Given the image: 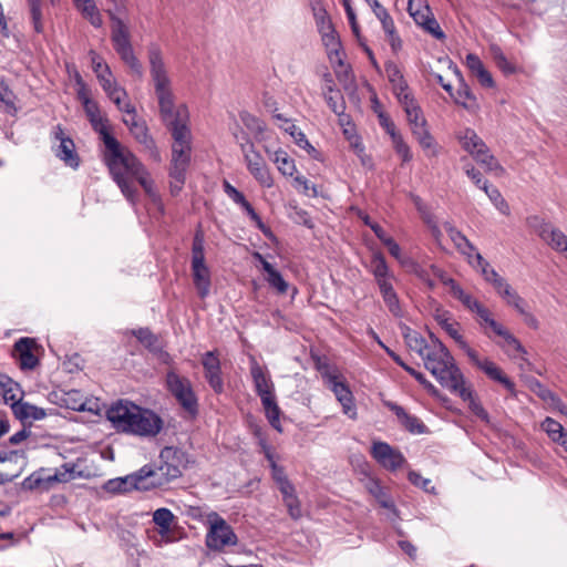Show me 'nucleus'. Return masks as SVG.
I'll return each mask as SVG.
<instances>
[{"label": "nucleus", "instance_id": "nucleus-1", "mask_svg": "<svg viewBox=\"0 0 567 567\" xmlns=\"http://www.w3.org/2000/svg\"><path fill=\"white\" fill-rule=\"evenodd\" d=\"M83 107L93 130L100 134L105 146L104 162L123 195L134 203L137 189L133 182L137 181L147 195L155 197L153 181L145 166L110 133L107 121L102 117L97 103L85 101Z\"/></svg>", "mask_w": 567, "mask_h": 567}, {"label": "nucleus", "instance_id": "nucleus-2", "mask_svg": "<svg viewBox=\"0 0 567 567\" xmlns=\"http://www.w3.org/2000/svg\"><path fill=\"white\" fill-rule=\"evenodd\" d=\"M147 59L150 74L158 101L159 114L172 132L174 138L173 146L190 147V131L187 126L188 111L185 105H175L172 80L168 75L162 50L157 44L148 47Z\"/></svg>", "mask_w": 567, "mask_h": 567}, {"label": "nucleus", "instance_id": "nucleus-3", "mask_svg": "<svg viewBox=\"0 0 567 567\" xmlns=\"http://www.w3.org/2000/svg\"><path fill=\"white\" fill-rule=\"evenodd\" d=\"M424 367L437 382L460 396H470L464 377L457 368L449 349L434 336L430 334V347L422 357Z\"/></svg>", "mask_w": 567, "mask_h": 567}, {"label": "nucleus", "instance_id": "nucleus-4", "mask_svg": "<svg viewBox=\"0 0 567 567\" xmlns=\"http://www.w3.org/2000/svg\"><path fill=\"white\" fill-rule=\"evenodd\" d=\"M185 463L184 453L176 447H164L158 457L157 464H147L141 467L148 489L159 488L182 475Z\"/></svg>", "mask_w": 567, "mask_h": 567}, {"label": "nucleus", "instance_id": "nucleus-5", "mask_svg": "<svg viewBox=\"0 0 567 567\" xmlns=\"http://www.w3.org/2000/svg\"><path fill=\"white\" fill-rule=\"evenodd\" d=\"M109 14L112 21L111 40L114 50L121 56L122 61L132 70V72L141 78L143 75V68L140 60L134 54L128 27L111 10L109 11Z\"/></svg>", "mask_w": 567, "mask_h": 567}, {"label": "nucleus", "instance_id": "nucleus-6", "mask_svg": "<svg viewBox=\"0 0 567 567\" xmlns=\"http://www.w3.org/2000/svg\"><path fill=\"white\" fill-rule=\"evenodd\" d=\"M406 114L408 122L411 126L412 134L419 142L420 146L426 153L427 156L434 157L439 155L440 146L431 135L423 112L416 102H406Z\"/></svg>", "mask_w": 567, "mask_h": 567}, {"label": "nucleus", "instance_id": "nucleus-7", "mask_svg": "<svg viewBox=\"0 0 567 567\" xmlns=\"http://www.w3.org/2000/svg\"><path fill=\"white\" fill-rule=\"evenodd\" d=\"M406 114L408 122L411 126L412 134L419 142L420 146L426 153L427 156L434 157L439 155L440 146L431 135L423 112L416 102H406Z\"/></svg>", "mask_w": 567, "mask_h": 567}, {"label": "nucleus", "instance_id": "nucleus-8", "mask_svg": "<svg viewBox=\"0 0 567 567\" xmlns=\"http://www.w3.org/2000/svg\"><path fill=\"white\" fill-rule=\"evenodd\" d=\"M209 528L206 535V545L213 550H223L225 547L237 544V536L231 526L216 512L208 514Z\"/></svg>", "mask_w": 567, "mask_h": 567}, {"label": "nucleus", "instance_id": "nucleus-9", "mask_svg": "<svg viewBox=\"0 0 567 567\" xmlns=\"http://www.w3.org/2000/svg\"><path fill=\"white\" fill-rule=\"evenodd\" d=\"M166 385L172 395L189 414L195 415L198 411L197 398L193 391L190 381L177 374L175 371H168L166 374Z\"/></svg>", "mask_w": 567, "mask_h": 567}, {"label": "nucleus", "instance_id": "nucleus-10", "mask_svg": "<svg viewBox=\"0 0 567 567\" xmlns=\"http://www.w3.org/2000/svg\"><path fill=\"white\" fill-rule=\"evenodd\" d=\"M240 147L249 173L262 187H272V176L264 157L255 150V145L249 142L247 144H241Z\"/></svg>", "mask_w": 567, "mask_h": 567}, {"label": "nucleus", "instance_id": "nucleus-11", "mask_svg": "<svg viewBox=\"0 0 567 567\" xmlns=\"http://www.w3.org/2000/svg\"><path fill=\"white\" fill-rule=\"evenodd\" d=\"M163 425L164 422L158 414L138 406L128 434L147 439L155 437L162 431Z\"/></svg>", "mask_w": 567, "mask_h": 567}, {"label": "nucleus", "instance_id": "nucleus-12", "mask_svg": "<svg viewBox=\"0 0 567 567\" xmlns=\"http://www.w3.org/2000/svg\"><path fill=\"white\" fill-rule=\"evenodd\" d=\"M138 405L128 401H118L106 411V417L117 432L130 433Z\"/></svg>", "mask_w": 567, "mask_h": 567}, {"label": "nucleus", "instance_id": "nucleus-13", "mask_svg": "<svg viewBox=\"0 0 567 567\" xmlns=\"http://www.w3.org/2000/svg\"><path fill=\"white\" fill-rule=\"evenodd\" d=\"M528 225L554 250L565 254L567 257V236L561 230L553 227L550 224L545 223L537 216L529 217Z\"/></svg>", "mask_w": 567, "mask_h": 567}, {"label": "nucleus", "instance_id": "nucleus-14", "mask_svg": "<svg viewBox=\"0 0 567 567\" xmlns=\"http://www.w3.org/2000/svg\"><path fill=\"white\" fill-rule=\"evenodd\" d=\"M322 378L327 382L328 388L334 393L337 400L342 405L343 412L351 419H355L357 412L353 404V395L349 386L340 380V377L334 372H322Z\"/></svg>", "mask_w": 567, "mask_h": 567}, {"label": "nucleus", "instance_id": "nucleus-15", "mask_svg": "<svg viewBox=\"0 0 567 567\" xmlns=\"http://www.w3.org/2000/svg\"><path fill=\"white\" fill-rule=\"evenodd\" d=\"M470 361L482 370L491 380L503 384L511 393H515V383L503 372V370L487 358L482 359L478 353L472 349L466 354Z\"/></svg>", "mask_w": 567, "mask_h": 567}, {"label": "nucleus", "instance_id": "nucleus-16", "mask_svg": "<svg viewBox=\"0 0 567 567\" xmlns=\"http://www.w3.org/2000/svg\"><path fill=\"white\" fill-rule=\"evenodd\" d=\"M322 43L327 49L328 59L334 68L336 75L339 80L348 76L350 66L347 65L342 58L341 42L336 31L326 33L321 37Z\"/></svg>", "mask_w": 567, "mask_h": 567}, {"label": "nucleus", "instance_id": "nucleus-17", "mask_svg": "<svg viewBox=\"0 0 567 567\" xmlns=\"http://www.w3.org/2000/svg\"><path fill=\"white\" fill-rule=\"evenodd\" d=\"M103 488L107 493L117 494V493H126L133 489L136 491H150L146 484L144 475L141 473V468L130 475L124 477H116L109 480Z\"/></svg>", "mask_w": 567, "mask_h": 567}, {"label": "nucleus", "instance_id": "nucleus-18", "mask_svg": "<svg viewBox=\"0 0 567 567\" xmlns=\"http://www.w3.org/2000/svg\"><path fill=\"white\" fill-rule=\"evenodd\" d=\"M371 454L379 464L390 471L400 468L405 462L402 453L385 442L373 443Z\"/></svg>", "mask_w": 567, "mask_h": 567}, {"label": "nucleus", "instance_id": "nucleus-19", "mask_svg": "<svg viewBox=\"0 0 567 567\" xmlns=\"http://www.w3.org/2000/svg\"><path fill=\"white\" fill-rule=\"evenodd\" d=\"M64 473H55L54 475L43 476L41 473H33L27 477L22 486L25 489H49L54 483L66 482L73 477V465L64 464Z\"/></svg>", "mask_w": 567, "mask_h": 567}, {"label": "nucleus", "instance_id": "nucleus-20", "mask_svg": "<svg viewBox=\"0 0 567 567\" xmlns=\"http://www.w3.org/2000/svg\"><path fill=\"white\" fill-rule=\"evenodd\" d=\"M202 364L205 379L215 393L224 392V381L221 378L220 361L216 351H208L203 354Z\"/></svg>", "mask_w": 567, "mask_h": 567}, {"label": "nucleus", "instance_id": "nucleus-21", "mask_svg": "<svg viewBox=\"0 0 567 567\" xmlns=\"http://www.w3.org/2000/svg\"><path fill=\"white\" fill-rule=\"evenodd\" d=\"M53 134L54 138L59 141V145L55 148L56 157L63 161L68 166L76 168L80 165V157L75 152L73 140L65 135L60 125L54 127Z\"/></svg>", "mask_w": 567, "mask_h": 567}, {"label": "nucleus", "instance_id": "nucleus-22", "mask_svg": "<svg viewBox=\"0 0 567 567\" xmlns=\"http://www.w3.org/2000/svg\"><path fill=\"white\" fill-rule=\"evenodd\" d=\"M433 317L437 324L457 343V346L467 354L472 348L461 334V326L456 322L451 313L446 310L437 308Z\"/></svg>", "mask_w": 567, "mask_h": 567}, {"label": "nucleus", "instance_id": "nucleus-23", "mask_svg": "<svg viewBox=\"0 0 567 567\" xmlns=\"http://www.w3.org/2000/svg\"><path fill=\"white\" fill-rule=\"evenodd\" d=\"M385 73L389 81L392 83L393 91L402 105L403 110H406V102H416L414 97L409 93L408 85L403 79V75L398 68V65L393 62H389L385 64Z\"/></svg>", "mask_w": 567, "mask_h": 567}, {"label": "nucleus", "instance_id": "nucleus-24", "mask_svg": "<svg viewBox=\"0 0 567 567\" xmlns=\"http://www.w3.org/2000/svg\"><path fill=\"white\" fill-rule=\"evenodd\" d=\"M37 348L35 341L31 338H21L14 343V352L22 370H33L39 364V359L33 352Z\"/></svg>", "mask_w": 567, "mask_h": 567}, {"label": "nucleus", "instance_id": "nucleus-25", "mask_svg": "<svg viewBox=\"0 0 567 567\" xmlns=\"http://www.w3.org/2000/svg\"><path fill=\"white\" fill-rule=\"evenodd\" d=\"M13 415L22 422V424H32L34 421L42 420L47 416L44 409L30 404L29 402L14 401L11 403Z\"/></svg>", "mask_w": 567, "mask_h": 567}, {"label": "nucleus", "instance_id": "nucleus-26", "mask_svg": "<svg viewBox=\"0 0 567 567\" xmlns=\"http://www.w3.org/2000/svg\"><path fill=\"white\" fill-rule=\"evenodd\" d=\"M458 140L463 150L466 151L474 159L489 151L484 141L474 130L466 128L460 134Z\"/></svg>", "mask_w": 567, "mask_h": 567}, {"label": "nucleus", "instance_id": "nucleus-27", "mask_svg": "<svg viewBox=\"0 0 567 567\" xmlns=\"http://www.w3.org/2000/svg\"><path fill=\"white\" fill-rule=\"evenodd\" d=\"M250 374L254 381L256 393L259 396L275 392V385L270 377L254 358L250 361Z\"/></svg>", "mask_w": 567, "mask_h": 567}, {"label": "nucleus", "instance_id": "nucleus-28", "mask_svg": "<svg viewBox=\"0 0 567 567\" xmlns=\"http://www.w3.org/2000/svg\"><path fill=\"white\" fill-rule=\"evenodd\" d=\"M324 80L327 83L323 92L326 102L336 115L342 116L346 110L344 99L341 92L334 87L333 80L330 74H326Z\"/></svg>", "mask_w": 567, "mask_h": 567}, {"label": "nucleus", "instance_id": "nucleus-29", "mask_svg": "<svg viewBox=\"0 0 567 567\" xmlns=\"http://www.w3.org/2000/svg\"><path fill=\"white\" fill-rule=\"evenodd\" d=\"M131 134L134 136V138L143 145L144 150L148 152L150 156L155 161L159 162L161 156L159 152L155 145L154 140L148 134V128L144 121L140 122L137 125H135L134 128H132Z\"/></svg>", "mask_w": 567, "mask_h": 567}, {"label": "nucleus", "instance_id": "nucleus-30", "mask_svg": "<svg viewBox=\"0 0 567 567\" xmlns=\"http://www.w3.org/2000/svg\"><path fill=\"white\" fill-rule=\"evenodd\" d=\"M255 256L260 261L262 269L267 274L266 280L269 286L276 289L280 295L286 293L288 291L289 284L282 278L281 274L260 254L257 252Z\"/></svg>", "mask_w": 567, "mask_h": 567}, {"label": "nucleus", "instance_id": "nucleus-31", "mask_svg": "<svg viewBox=\"0 0 567 567\" xmlns=\"http://www.w3.org/2000/svg\"><path fill=\"white\" fill-rule=\"evenodd\" d=\"M261 400L262 408L265 410L266 417L270 425L277 430L278 432H282L281 423H280V408L277 404L275 392H270L269 394H264V396H259Z\"/></svg>", "mask_w": 567, "mask_h": 567}, {"label": "nucleus", "instance_id": "nucleus-32", "mask_svg": "<svg viewBox=\"0 0 567 567\" xmlns=\"http://www.w3.org/2000/svg\"><path fill=\"white\" fill-rule=\"evenodd\" d=\"M192 270L194 284L198 290V295L200 298L207 297L209 293L210 279H209V270L205 265V261L195 262L192 261Z\"/></svg>", "mask_w": 567, "mask_h": 567}, {"label": "nucleus", "instance_id": "nucleus-33", "mask_svg": "<svg viewBox=\"0 0 567 567\" xmlns=\"http://www.w3.org/2000/svg\"><path fill=\"white\" fill-rule=\"evenodd\" d=\"M388 406L396 417L400 420L402 425L411 433H424L425 426L420 420L413 415H410L402 406L395 403H389Z\"/></svg>", "mask_w": 567, "mask_h": 567}, {"label": "nucleus", "instance_id": "nucleus-34", "mask_svg": "<svg viewBox=\"0 0 567 567\" xmlns=\"http://www.w3.org/2000/svg\"><path fill=\"white\" fill-rule=\"evenodd\" d=\"M540 427L553 442L559 443L567 452V432L559 422L547 416L542 422Z\"/></svg>", "mask_w": 567, "mask_h": 567}, {"label": "nucleus", "instance_id": "nucleus-35", "mask_svg": "<svg viewBox=\"0 0 567 567\" xmlns=\"http://www.w3.org/2000/svg\"><path fill=\"white\" fill-rule=\"evenodd\" d=\"M0 393L7 404L20 401L22 399V390L20 385L8 375L0 373Z\"/></svg>", "mask_w": 567, "mask_h": 567}, {"label": "nucleus", "instance_id": "nucleus-36", "mask_svg": "<svg viewBox=\"0 0 567 567\" xmlns=\"http://www.w3.org/2000/svg\"><path fill=\"white\" fill-rule=\"evenodd\" d=\"M76 9L94 27L101 28L103 24L102 16L94 0H73Z\"/></svg>", "mask_w": 567, "mask_h": 567}, {"label": "nucleus", "instance_id": "nucleus-37", "mask_svg": "<svg viewBox=\"0 0 567 567\" xmlns=\"http://www.w3.org/2000/svg\"><path fill=\"white\" fill-rule=\"evenodd\" d=\"M189 152L190 147L173 146L169 173H176L177 176H179V174L186 175L190 159Z\"/></svg>", "mask_w": 567, "mask_h": 567}, {"label": "nucleus", "instance_id": "nucleus-38", "mask_svg": "<svg viewBox=\"0 0 567 567\" xmlns=\"http://www.w3.org/2000/svg\"><path fill=\"white\" fill-rule=\"evenodd\" d=\"M133 334L150 351L159 352L163 360L166 361L169 358L167 352L162 351V348L158 343V338L148 328H140L137 330H133Z\"/></svg>", "mask_w": 567, "mask_h": 567}, {"label": "nucleus", "instance_id": "nucleus-39", "mask_svg": "<svg viewBox=\"0 0 567 567\" xmlns=\"http://www.w3.org/2000/svg\"><path fill=\"white\" fill-rule=\"evenodd\" d=\"M451 293L455 299L460 300L466 309H468L472 312H475L477 317L481 313H485L486 308L472 295L465 292L460 285L453 286V290L451 291Z\"/></svg>", "mask_w": 567, "mask_h": 567}, {"label": "nucleus", "instance_id": "nucleus-40", "mask_svg": "<svg viewBox=\"0 0 567 567\" xmlns=\"http://www.w3.org/2000/svg\"><path fill=\"white\" fill-rule=\"evenodd\" d=\"M504 339V347L507 354L512 358H516L518 354H520V359L524 362V364L527 365V368L530 370L532 363L527 359V351L523 347V344L519 342L517 338H515L509 331L508 333L503 338Z\"/></svg>", "mask_w": 567, "mask_h": 567}, {"label": "nucleus", "instance_id": "nucleus-41", "mask_svg": "<svg viewBox=\"0 0 567 567\" xmlns=\"http://www.w3.org/2000/svg\"><path fill=\"white\" fill-rule=\"evenodd\" d=\"M62 403L66 409L73 411L91 410L86 406V399L80 390L65 391L61 398Z\"/></svg>", "mask_w": 567, "mask_h": 567}, {"label": "nucleus", "instance_id": "nucleus-42", "mask_svg": "<svg viewBox=\"0 0 567 567\" xmlns=\"http://www.w3.org/2000/svg\"><path fill=\"white\" fill-rule=\"evenodd\" d=\"M380 291L382 293L383 300L388 306L390 312L395 317L401 316V308L399 303V298L393 289L391 281L382 282L378 285Z\"/></svg>", "mask_w": 567, "mask_h": 567}, {"label": "nucleus", "instance_id": "nucleus-43", "mask_svg": "<svg viewBox=\"0 0 567 567\" xmlns=\"http://www.w3.org/2000/svg\"><path fill=\"white\" fill-rule=\"evenodd\" d=\"M368 4L373 10L377 18L380 20L384 32L389 37H393L394 22H393L392 18L390 17L389 12L386 11V9L383 6H381V3L378 0H372Z\"/></svg>", "mask_w": 567, "mask_h": 567}, {"label": "nucleus", "instance_id": "nucleus-44", "mask_svg": "<svg viewBox=\"0 0 567 567\" xmlns=\"http://www.w3.org/2000/svg\"><path fill=\"white\" fill-rule=\"evenodd\" d=\"M271 159L282 175L292 176L296 172L295 161L285 151L278 150L274 152Z\"/></svg>", "mask_w": 567, "mask_h": 567}, {"label": "nucleus", "instance_id": "nucleus-45", "mask_svg": "<svg viewBox=\"0 0 567 567\" xmlns=\"http://www.w3.org/2000/svg\"><path fill=\"white\" fill-rule=\"evenodd\" d=\"M286 133H288L295 141V143L309 155H315L317 150L310 144L306 135L299 130L293 123L287 126H280Z\"/></svg>", "mask_w": 567, "mask_h": 567}, {"label": "nucleus", "instance_id": "nucleus-46", "mask_svg": "<svg viewBox=\"0 0 567 567\" xmlns=\"http://www.w3.org/2000/svg\"><path fill=\"white\" fill-rule=\"evenodd\" d=\"M404 339L409 349L416 352L421 358L430 347V342H427L419 332L410 329L404 333Z\"/></svg>", "mask_w": 567, "mask_h": 567}, {"label": "nucleus", "instance_id": "nucleus-47", "mask_svg": "<svg viewBox=\"0 0 567 567\" xmlns=\"http://www.w3.org/2000/svg\"><path fill=\"white\" fill-rule=\"evenodd\" d=\"M371 268L378 285L390 281L389 267L381 254L373 255L371 260Z\"/></svg>", "mask_w": 567, "mask_h": 567}, {"label": "nucleus", "instance_id": "nucleus-48", "mask_svg": "<svg viewBox=\"0 0 567 567\" xmlns=\"http://www.w3.org/2000/svg\"><path fill=\"white\" fill-rule=\"evenodd\" d=\"M175 516L168 508H158L153 514V522L159 527V534L166 535L171 530Z\"/></svg>", "mask_w": 567, "mask_h": 567}, {"label": "nucleus", "instance_id": "nucleus-49", "mask_svg": "<svg viewBox=\"0 0 567 567\" xmlns=\"http://www.w3.org/2000/svg\"><path fill=\"white\" fill-rule=\"evenodd\" d=\"M496 292L506 301L507 305L514 307L517 311H522V306L525 305L519 295L508 285L503 282L501 288L495 289Z\"/></svg>", "mask_w": 567, "mask_h": 567}, {"label": "nucleus", "instance_id": "nucleus-50", "mask_svg": "<svg viewBox=\"0 0 567 567\" xmlns=\"http://www.w3.org/2000/svg\"><path fill=\"white\" fill-rule=\"evenodd\" d=\"M482 189L502 214L509 215V206L496 187H491L488 182H483Z\"/></svg>", "mask_w": 567, "mask_h": 567}, {"label": "nucleus", "instance_id": "nucleus-51", "mask_svg": "<svg viewBox=\"0 0 567 567\" xmlns=\"http://www.w3.org/2000/svg\"><path fill=\"white\" fill-rule=\"evenodd\" d=\"M444 227L458 252H465L466 249L472 248L471 241L460 230L449 223Z\"/></svg>", "mask_w": 567, "mask_h": 567}, {"label": "nucleus", "instance_id": "nucleus-52", "mask_svg": "<svg viewBox=\"0 0 567 567\" xmlns=\"http://www.w3.org/2000/svg\"><path fill=\"white\" fill-rule=\"evenodd\" d=\"M489 50L494 62L496 63L497 68L502 70V72H504L505 74L515 73V66L507 60V58L505 56V54L503 53L502 49L498 45L493 44L491 45Z\"/></svg>", "mask_w": 567, "mask_h": 567}, {"label": "nucleus", "instance_id": "nucleus-53", "mask_svg": "<svg viewBox=\"0 0 567 567\" xmlns=\"http://www.w3.org/2000/svg\"><path fill=\"white\" fill-rule=\"evenodd\" d=\"M30 14L33 23V29L37 33L43 32L42 23V2L43 0H27Z\"/></svg>", "mask_w": 567, "mask_h": 567}, {"label": "nucleus", "instance_id": "nucleus-54", "mask_svg": "<svg viewBox=\"0 0 567 567\" xmlns=\"http://www.w3.org/2000/svg\"><path fill=\"white\" fill-rule=\"evenodd\" d=\"M369 492L375 497L379 504L384 508H394L393 503L383 487L375 481L368 484Z\"/></svg>", "mask_w": 567, "mask_h": 567}, {"label": "nucleus", "instance_id": "nucleus-55", "mask_svg": "<svg viewBox=\"0 0 567 567\" xmlns=\"http://www.w3.org/2000/svg\"><path fill=\"white\" fill-rule=\"evenodd\" d=\"M475 161L483 165L487 172H493L497 176H502L505 172L503 166L498 163L494 155L491 154L489 151L477 157Z\"/></svg>", "mask_w": 567, "mask_h": 567}, {"label": "nucleus", "instance_id": "nucleus-56", "mask_svg": "<svg viewBox=\"0 0 567 567\" xmlns=\"http://www.w3.org/2000/svg\"><path fill=\"white\" fill-rule=\"evenodd\" d=\"M392 144L396 154L402 158L403 163L410 162L412 159L410 146L404 142L401 134L392 133Z\"/></svg>", "mask_w": 567, "mask_h": 567}, {"label": "nucleus", "instance_id": "nucleus-57", "mask_svg": "<svg viewBox=\"0 0 567 567\" xmlns=\"http://www.w3.org/2000/svg\"><path fill=\"white\" fill-rule=\"evenodd\" d=\"M478 319L481 324H487L495 334L502 338H504L508 333V330H506L501 323H498L496 320L492 318L491 312L487 308L485 309V313H481L478 316Z\"/></svg>", "mask_w": 567, "mask_h": 567}, {"label": "nucleus", "instance_id": "nucleus-58", "mask_svg": "<svg viewBox=\"0 0 567 567\" xmlns=\"http://www.w3.org/2000/svg\"><path fill=\"white\" fill-rule=\"evenodd\" d=\"M409 12L414 21L423 28V25L432 18V13L430 11L429 6H424L423 9L414 10L413 0L409 2Z\"/></svg>", "mask_w": 567, "mask_h": 567}, {"label": "nucleus", "instance_id": "nucleus-59", "mask_svg": "<svg viewBox=\"0 0 567 567\" xmlns=\"http://www.w3.org/2000/svg\"><path fill=\"white\" fill-rule=\"evenodd\" d=\"M105 93L120 111L124 109L125 103H123V100L127 96V94L123 87L115 84L109 90H106Z\"/></svg>", "mask_w": 567, "mask_h": 567}, {"label": "nucleus", "instance_id": "nucleus-60", "mask_svg": "<svg viewBox=\"0 0 567 567\" xmlns=\"http://www.w3.org/2000/svg\"><path fill=\"white\" fill-rule=\"evenodd\" d=\"M311 8L313 11V17L318 25L326 24L331 22L330 17L327 12V10L322 7L320 0H310Z\"/></svg>", "mask_w": 567, "mask_h": 567}, {"label": "nucleus", "instance_id": "nucleus-61", "mask_svg": "<svg viewBox=\"0 0 567 567\" xmlns=\"http://www.w3.org/2000/svg\"><path fill=\"white\" fill-rule=\"evenodd\" d=\"M192 261L200 262L205 261L204 256V238L202 233H196L194 240H193V248H192Z\"/></svg>", "mask_w": 567, "mask_h": 567}, {"label": "nucleus", "instance_id": "nucleus-62", "mask_svg": "<svg viewBox=\"0 0 567 567\" xmlns=\"http://www.w3.org/2000/svg\"><path fill=\"white\" fill-rule=\"evenodd\" d=\"M122 112L126 113V116L123 118L124 124L128 127L131 131L140 122H142L136 114L135 107L131 103H125L124 109L121 110Z\"/></svg>", "mask_w": 567, "mask_h": 567}, {"label": "nucleus", "instance_id": "nucleus-63", "mask_svg": "<svg viewBox=\"0 0 567 567\" xmlns=\"http://www.w3.org/2000/svg\"><path fill=\"white\" fill-rule=\"evenodd\" d=\"M409 480L413 485L422 487L425 492H429L432 494L436 493L435 487L431 485V481L422 477L421 474H419L416 472H413V471L410 472Z\"/></svg>", "mask_w": 567, "mask_h": 567}, {"label": "nucleus", "instance_id": "nucleus-64", "mask_svg": "<svg viewBox=\"0 0 567 567\" xmlns=\"http://www.w3.org/2000/svg\"><path fill=\"white\" fill-rule=\"evenodd\" d=\"M389 249V252L395 258L398 259L403 266H406L409 264V260H411L410 258H404L402 257L401 255V248L400 246L394 241L393 238L391 237H386L383 241H382Z\"/></svg>", "mask_w": 567, "mask_h": 567}]
</instances>
